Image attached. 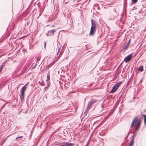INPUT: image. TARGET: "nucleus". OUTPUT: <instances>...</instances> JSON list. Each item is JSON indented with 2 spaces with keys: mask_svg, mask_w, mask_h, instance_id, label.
<instances>
[{
  "mask_svg": "<svg viewBox=\"0 0 146 146\" xmlns=\"http://www.w3.org/2000/svg\"><path fill=\"white\" fill-rule=\"evenodd\" d=\"M138 116L135 117L130 125V128H132L133 126L135 127V131L138 130L140 127L141 125V120L140 119H138Z\"/></svg>",
  "mask_w": 146,
  "mask_h": 146,
  "instance_id": "f257e3e1",
  "label": "nucleus"
},
{
  "mask_svg": "<svg viewBox=\"0 0 146 146\" xmlns=\"http://www.w3.org/2000/svg\"><path fill=\"white\" fill-rule=\"evenodd\" d=\"M92 26L91 28L90 33V35H94L96 30V23L92 19Z\"/></svg>",
  "mask_w": 146,
  "mask_h": 146,
  "instance_id": "f03ea898",
  "label": "nucleus"
},
{
  "mask_svg": "<svg viewBox=\"0 0 146 146\" xmlns=\"http://www.w3.org/2000/svg\"><path fill=\"white\" fill-rule=\"evenodd\" d=\"M122 83V82H119L117 83L113 86L112 89L111 90L110 92L113 93L115 92L118 89L120 84Z\"/></svg>",
  "mask_w": 146,
  "mask_h": 146,
  "instance_id": "7ed1b4c3",
  "label": "nucleus"
},
{
  "mask_svg": "<svg viewBox=\"0 0 146 146\" xmlns=\"http://www.w3.org/2000/svg\"><path fill=\"white\" fill-rule=\"evenodd\" d=\"M27 87L25 86H23L21 90V96H20V98L21 100L22 99H23L24 98V93L25 92L26 90Z\"/></svg>",
  "mask_w": 146,
  "mask_h": 146,
  "instance_id": "20e7f679",
  "label": "nucleus"
},
{
  "mask_svg": "<svg viewBox=\"0 0 146 146\" xmlns=\"http://www.w3.org/2000/svg\"><path fill=\"white\" fill-rule=\"evenodd\" d=\"M58 144L60 146H73L74 145L73 143L68 142H64Z\"/></svg>",
  "mask_w": 146,
  "mask_h": 146,
  "instance_id": "39448f33",
  "label": "nucleus"
},
{
  "mask_svg": "<svg viewBox=\"0 0 146 146\" xmlns=\"http://www.w3.org/2000/svg\"><path fill=\"white\" fill-rule=\"evenodd\" d=\"M56 30L53 29L48 31L46 33V35L47 36H53L54 35V33L56 31Z\"/></svg>",
  "mask_w": 146,
  "mask_h": 146,
  "instance_id": "423d86ee",
  "label": "nucleus"
},
{
  "mask_svg": "<svg viewBox=\"0 0 146 146\" xmlns=\"http://www.w3.org/2000/svg\"><path fill=\"white\" fill-rule=\"evenodd\" d=\"M133 53H131L128 56L126 57L124 59V61L126 62H128L130 61L132 58V55Z\"/></svg>",
  "mask_w": 146,
  "mask_h": 146,
  "instance_id": "0eeeda50",
  "label": "nucleus"
},
{
  "mask_svg": "<svg viewBox=\"0 0 146 146\" xmlns=\"http://www.w3.org/2000/svg\"><path fill=\"white\" fill-rule=\"evenodd\" d=\"M134 138L133 137V136L132 138L130 140V142L129 143V146H133L134 143Z\"/></svg>",
  "mask_w": 146,
  "mask_h": 146,
  "instance_id": "6e6552de",
  "label": "nucleus"
},
{
  "mask_svg": "<svg viewBox=\"0 0 146 146\" xmlns=\"http://www.w3.org/2000/svg\"><path fill=\"white\" fill-rule=\"evenodd\" d=\"M96 101L95 100H94L93 99H92L91 101H90L88 105L90 106L92 105L94 103L96 102Z\"/></svg>",
  "mask_w": 146,
  "mask_h": 146,
  "instance_id": "1a4fd4ad",
  "label": "nucleus"
},
{
  "mask_svg": "<svg viewBox=\"0 0 146 146\" xmlns=\"http://www.w3.org/2000/svg\"><path fill=\"white\" fill-rule=\"evenodd\" d=\"M138 70L139 71L142 72L143 70V66H139Z\"/></svg>",
  "mask_w": 146,
  "mask_h": 146,
  "instance_id": "9d476101",
  "label": "nucleus"
},
{
  "mask_svg": "<svg viewBox=\"0 0 146 146\" xmlns=\"http://www.w3.org/2000/svg\"><path fill=\"white\" fill-rule=\"evenodd\" d=\"M50 73H49V71L48 73L47 76V80L48 81H49L50 79Z\"/></svg>",
  "mask_w": 146,
  "mask_h": 146,
  "instance_id": "9b49d317",
  "label": "nucleus"
},
{
  "mask_svg": "<svg viewBox=\"0 0 146 146\" xmlns=\"http://www.w3.org/2000/svg\"><path fill=\"white\" fill-rule=\"evenodd\" d=\"M143 116L144 117V122L145 124L146 123V115H143Z\"/></svg>",
  "mask_w": 146,
  "mask_h": 146,
  "instance_id": "f8f14e48",
  "label": "nucleus"
},
{
  "mask_svg": "<svg viewBox=\"0 0 146 146\" xmlns=\"http://www.w3.org/2000/svg\"><path fill=\"white\" fill-rule=\"evenodd\" d=\"M138 0H132V3L135 4L137 2Z\"/></svg>",
  "mask_w": 146,
  "mask_h": 146,
  "instance_id": "ddd939ff",
  "label": "nucleus"
},
{
  "mask_svg": "<svg viewBox=\"0 0 146 146\" xmlns=\"http://www.w3.org/2000/svg\"><path fill=\"white\" fill-rule=\"evenodd\" d=\"M23 137V136H21L18 137L16 139H17L18 138H22Z\"/></svg>",
  "mask_w": 146,
  "mask_h": 146,
  "instance_id": "4468645a",
  "label": "nucleus"
},
{
  "mask_svg": "<svg viewBox=\"0 0 146 146\" xmlns=\"http://www.w3.org/2000/svg\"><path fill=\"white\" fill-rule=\"evenodd\" d=\"M130 41H131V39H130L129 40V41H128V45L127 46V47H128L129 46L128 44L130 43Z\"/></svg>",
  "mask_w": 146,
  "mask_h": 146,
  "instance_id": "2eb2a0df",
  "label": "nucleus"
},
{
  "mask_svg": "<svg viewBox=\"0 0 146 146\" xmlns=\"http://www.w3.org/2000/svg\"><path fill=\"white\" fill-rule=\"evenodd\" d=\"M28 83H27V84H26L24 86H25L26 87H27V86H28Z\"/></svg>",
  "mask_w": 146,
  "mask_h": 146,
  "instance_id": "dca6fc26",
  "label": "nucleus"
},
{
  "mask_svg": "<svg viewBox=\"0 0 146 146\" xmlns=\"http://www.w3.org/2000/svg\"><path fill=\"white\" fill-rule=\"evenodd\" d=\"M60 48H59L58 49V53H57V55L58 54V53H59V52L60 51Z\"/></svg>",
  "mask_w": 146,
  "mask_h": 146,
  "instance_id": "f3484780",
  "label": "nucleus"
},
{
  "mask_svg": "<svg viewBox=\"0 0 146 146\" xmlns=\"http://www.w3.org/2000/svg\"><path fill=\"white\" fill-rule=\"evenodd\" d=\"M46 46V42H45V44H44V45L45 47Z\"/></svg>",
  "mask_w": 146,
  "mask_h": 146,
  "instance_id": "a211bd4d",
  "label": "nucleus"
},
{
  "mask_svg": "<svg viewBox=\"0 0 146 146\" xmlns=\"http://www.w3.org/2000/svg\"><path fill=\"white\" fill-rule=\"evenodd\" d=\"M49 86H50V85L49 84H48V87H47V88Z\"/></svg>",
  "mask_w": 146,
  "mask_h": 146,
  "instance_id": "6ab92c4d",
  "label": "nucleus"
},
{
  "mask_svg": "<svg viewBox=\"0 0 146 146\" xmlns=\"http://www.w3.org/2000/svg\"><path fill=\"white\" fill-rule=\"evenodd\" d=\"M7 139H5L4 140V141H5V140H6Z\"/></svg>",
  "mask_w": 146,
  "mask_h": 146,
  "instance_id": "aec40b11",
  "label": "nucleus"
}]
</instances>
